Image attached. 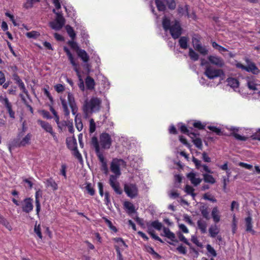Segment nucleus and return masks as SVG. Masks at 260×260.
Listing matches in <instances>:
<instances>
[{
  "label": "nucleus",
  "mask_w": 260,
  "mask_h": 260,
  "mask_svg": "<svg viewBox=\"0 0 260 260\" xmlns=\"http://www.w3.org/2000/svg\"><path fill=\"white\" fill-rule=\"evenodd\" d=\"M102 100L97 97H92L89 101L86 100L83 105V111L86 116L98 112L101 108Z\"/></svg>",
  "instance_id": "f257e3e1"
},
{
  "label": "nucleus",
  "mask_w": 260,
  "mask_h": 260,
  "mask_svg": "<svg viewBox=\"0 0 260 260\" xmlns=\"http://www.w3.org/2000/svg\"><path fill=\"white\" fill-rule=\"evenodd\" d=\"M63 50L64 51V52H66L69 60L70 61L71 64L73 67L74 70L75 71V72L76 73V75L79 78L80 83L78 84L79 88L81 90L84 91V84L83 80L81 78V74L80 72V66L79 63L76 62L73 54H72L70 50L67 47L64 46Z\"/></svg>",
  "instance_id": "f03ea898"
},
{
  "label": "nucleus",
  "mask_w": 260,
  "mask_h": 260,
  "mask_svg": "<svg viewBox=\"0 0 260 260\" xmlns=\"http://www.w3.org/2000/svg\"><path fill=\"white\" fill-rule=\"evenodd\" d=\"M162 25L165 31H170V33L174 39L176 40L179 38L178 20H175L174 24L171 25L170 19L165 16L162 18Z\"/></svg>",
  "instance_id": "7ed1b4c3"
},
{
  "label": "nucleus",
  "mask_w": 260,
  "mask_h": 260,
  "mask_svg": "<svg viewBox=\"0 0 260 260\" xmlns=\"http://www.w3.org/2000/svg\"><path fill=\"white\" fill-rule=\"evenodd\" d=\"M52 11L56 15V17L54 21L49 22V26L55 30H59L64 25L65 19L62 14L56 12L55 9H54Z\"/></svg>",
  "instance_id": "20e7f679"
},
{
  "label": "nucleus",
  "mask_w": 260,
  "mask_h": 260,
  "mask_svg": "<svg viewBox=\"0 0 260 260\" xmlns=\"http://www.w3.org/2000/svg\"><path fill=\"white\" fill-rule=\"evenodd\" d=\"M204 74L208 78L213 79L223 75L224 72L221 69H215L211 66H207L205 68Z\"/></svg>",
  "instance_id": "39448f33"
},
{
  "label": "nucleus",
  "mask_w": 260,
  "mask_h": 260,
  "mask_svg": "<svg viewBox=\"0 0 260 260\" xmlns=\"http://www.w3.org/2000/svg\"><path fill=\"white\" fill-rule=\"evenodd\" d=\"M100 143L104 149H109L112 144L111 136L107 133H103L100 136Z\"/></svg>",
  "instance_id": "423d86ee"
},
{
  "label": "nucleus",
  "mask_w": 260,
  "mask_h": 260,
  "mask_svg": "<svg viewBox=\"0 0 260 260\" xmlns=\"http://www.w3.org/2000/svg\"><path fill=\"white\" fill-rule=\"evenodd\" d=\"M124 190L127 196L132 199L136 198L138 194V189L135 184H125Z\"/></svg>",
  "instance_id": "0eeeda50"
},
{
  "label": "nucleus",
  "mask_w": 260,
  "mask_h": 260,
  "mask_svg": "<svg viewBox=\"0 0 260 260\" xmlns=\"http://www.w3.org/2000/svg\"><path fill=\"white\" fill-rule=\"evenodd\" d=\"M207 59L210 64L217 68H222L225 66V62L223 58L215 55H210L207 57Z\"/></svg>",
  "instance_id": "6e6552de"
},
{
  "label": "nucleus",
  "mask_w": 260,
  "mask_h": 260,
  "mask_svg": "<svg viewBox=\"0 0 260 260\" xmlns=\"http://www.w3.org/2000/svg\"><path fill=\"white\" fill-rule=\"evenodd\" d=\"M163 232L164 233V235L161 234V236H164L169 239L171 242L167 241L170 244L173 245L174 246H176V249L177 250H179V245H176V243H178V241L175 239V234L171 232L169 229L168 228L164 227Z\"/></svg>",
  "instance_id": "1a4fd4ad"
},
{
  "label": "nucleus",
  "mask_w": 260,
  "mask_h": 260,
  "mask_svg": "<svg viewBox=\"0 0 260 260\" xmlns=\"http://www.w3.org/2000/svg\"><path fill=\"white\" fill-rule=\"evenodd\" d=\"M192 43L194 49L201 55L205 56L208 54V50L206 47L203 46L199 39L196 38L193 39Z\"/></svg>",
  "instance_id": "9d476101"
},
{
  "label": "nucleus",
  "mask_w": 260,
  "mask_h": 260,
  "mask_svg": "<svg viewBox=\"0 0 260 260\" xmlns=\"http://www.w3.org/2000/svg\"><path fill=\"white\" fill-rule=\"evenodd\" d=\"M183 15L187 16V18L194 21L197 19V16L193 11L191 13H189V6L187 5H186L184 8L180 7V16Z\"/></svg>",
  "instance_id": "9b49d317"
},
{
  "label": "nucleus",
  "mask_w": 260,
  "mask_h": 260,
  "mask_svg": "<svg viewBox=\"0 0 260 260\" xmlns=\"http://www.w3.org/2000/svg\"><path fill=\"white\" fill-rule=\"evenodd\" d=\"M33 200L30 198H26L24 199L22 202H21L22 210V211L26 213H29L31 212L34 208L33 206Z\"/></svg>",
  "instance_id": "f8f14e48"
},
{
  "label": "nucleus",
  "mask_w": 260,
  "mask_h": 260,
  "mask_svg": "<svg viewBox=\"0 0 260 260\" xmlns=\"http://www.w3.org/2000/svg\"><path fill=\"white\" fill-rule=\"evenodd\" d=\"M189 137L195 146L198 149L202 150L203 148V144L202 141L200 138V134L198 132L196 131L193 132V133H191Z\"/></svg>",
  "instance_id": "ddd939ff"
},
{
  "label": "nucleus",
  "mask_w": 260,
  "mask_h": 260,
  "mask_svg": "<svg viewBox=\"0 0 260 260\" xmlns=\"http://www.w3.org/2000/svg\"><path fill=\"white\" fill-rule=\"evenodd\" d=\"M116 177L114 175H111L109 179V183L114 191L118 194H121L122 190L120 188V184L118 182L116 181Z\"/></svg>",
  "instance_id": "4468645a"
},
{
  "label": "nucleus",
  "mask_w": 260,
  "mask_h": 260,
  "mask_svg": "<svg viewBox=\"0 0 260 260\" xmlns=\"http://www.w3.org/2000/svg\"><path fill=\"white\" fill-rule=\"evenodd\" d=\"M68 101L73 114L75 115L78 111V107L75 100L74 96L73 94L70 92H68Z\"/></svg>",
  "instance_id": "2eb2a0df"
},
{
  "label": "nucleus",
  "mask_w": 260,
  "mask_h": 260,
  "mask_svg": "<svg viewBox=\"0 0 260 260\" xmlns=\"http://www.w3.org/2000/svg\"><path fill=\"white\" fill-rule=\"evenodd\" d=\"M246 62L248 64L246 66V71L248 72H251L252 74L257 75L260 73L259 70L256 66L254 63L250 61V60L246 58L245 59Z\"/></svg>",
  "instance_id": "dca6fc26"
},
{
  "label": "nucleus",
  "mask_w": 260,
  "mask_h": 260,
  "mask_svg": "<svg viewBox=\"0 0 260 260\" xmlns=\"http://www.w3.org/2000/svg\"><path fill=\"white\" fill-rule=\"evenodd\" d=\"M38 123L45 131L49 133L52 136H55V133L53 131L52 127L48 122L42 120H38Z\"/></svg>",
  "instance_id": "f3484780"
},
{
  "label": "nucleus",
  "mask_w": 260,
  "mask_h": 260,
  "mask_svg": "<svg viewBox=\"0 0 260 260\" xmlns=\"http://www.w3.org/2000/svg\"><path fill=\"white\" fill-rule=\"evenodd\" d=\"M77 54L78 57L81 58L83 62L86 63L88 62L89 60V56L84 50L80 49L77 52Z\"/></svg>",
  "instance_id": "a211bd4d"
},
{
  "label": "nucleus",
  "mask_w": 260,
  "mask_h": 260,
  "mask_svg": "<svg viewBox=\"0 0 260 260\" xmlns=\"http://www.w3.org/2000/svg\"><path fill=\"white\" fill-rule=\"evenodd\" d=\"M147 233L151 236V237L155 239V240L159 241L161 243H164L163 240L160 239L158 236L155 235L154 230L152 229V228L150 225V224L147 223Z\"/></svg>",
  "instance_id": "6ab92c4d"
},
{
  "label": "nucleus",
  "mask_w": 260,
  "mask_h": 260,
  "mask_svg": "<svg viewBox=\"0 0 260 260\" xmlns=\"http://www.w3.org/2000/svg\"><path fill=\"white\" fill-rule=\"evenodd\" d=\"M85 82L87 89L92 90L94 88L95 83L91 77L89 76H87L85 79Z\"/></svg>",
  "instance_id": "aec40b11"
},
{
  "label": "nucleus",
  "mask_w": 260,
  "mask_h": 260,
  "mask_svg": "<svg viewBox=\"0 0 260 260\" xmlns=\"http://www.w3.org/2000/svg\"><path fill=\"white\" fill-rule=\"evenodd\" d=\"M201 206L200 207V210L202 216L207 220H209L210 219V216L209 214V212L208 211V207L206 204L203 203H201Z\"/></svg>",
  "instance_id": "412c9836"
},
{
  "label": "nucleus",
  "mask_w": 260,
  "mask_h": 260,
  "mask_svg": "<svg viewBox=\"0 0 260 260\" xmlns=\"http://www.w3.org/2000/svg\"><path fill=\"white\" fill-rule=\"evenodd\" d=\"M187 176L194 186H197L201 182V179L196 178V174L193 172L189 173Z\"/></svg>",
  "instance_id": "4be33fe9"
},
{
  "label": "nucleus",
  "mask_w": 260,
  "mask_h": 260,
  "mask_svg": "<svg viewBox=\"0 0 260 260\" xmlns=\"http://www.w3.org/2000/svg\"><path fill=\"white\" fill-rule=\"evenodd\" d=\"M232 131L230 134V136H233L235 139L238 140L245 141L247 140V138L245 136H242L237 134L236 132L238 131V129L236 128H231Z\"/></svg>",
  "instance_id": "5701e85b"
},
{
  "label": "nucleus",
  "mask_w": 260,
  "mask_h": 260,
  "mask_svg": "<svg viewBox=\"0 0 260 260\" xmlns=\"http://www.w3.org/2000/svg\"><path fill=\"white\" fill-rule=\"evenodd\" d=\"M123 205L124 208L127 210V213L128 214L136 213L135 206L132 203L128 201H125Z\"/></svg>",
  "instance_id": "b1692460"
},
{
  "label": "nucleus",
  "mask_w": 260,
  "mask_h": 260,
  "mask_svg": "<svg viewBox=\"0 0 260 260\" xmlns=\"http://www.w3.org/2000/svg\"><path fill=\"white\" fill-rule=\"evenodd\" d=\"M245 225H246V231L248 232H251L252 233H254V231L252 230V218L251 216L249 215L248 217L245 218Z\"/></svg>",
  "instance_id": "393cba45"
},
{
  "label": "nucleus",
  "mask_w": 260,
  "mask_h": 260,
  "mask_svg": "<svg viewBox=\"0 0 260 260\" xmlns=\"http://www.w3.org/2000/svg\"><path fill=\"white\" fill-rule=\"evenodd\" d=\"M60 100L61 101L64 114L65 116H68L70 114V111L68 108L67 103L65 99L62 98L61 96L60 98Z\"/></svg>",
  "instance_id": "a878e982"
},
{
  "label": "nucleus",
  "mask_w": 260,
  "mask_h": 260,
  "mask_svg": "<svg viewBox=\"0 0 260 260\" xmlns=\"http://www.w3.org/2000/svg\"><path fill=\"white\" fill-rule=\"evenodd\" d=\"M180 131L184 134L190 136L191 133H193L196 132L192 127H187L185 125H182L180 127Z\"/></svg>",
  "instance_id": "bb28decb"
},
{
  "label": "nucleus",
  "mask_w": 260,
  "mask_h": 260,
  "mask_svg": "<svg viewBox=\"0 0 260 260\" xmlns=\"http://www.w3.org/2000/svg\"><path fill=\"white\" fill-rule=\"evenodd\" d=\"M189 38L187 37H180V47L186 49L188 47Z\"/></svg>",
  "instance_id": "cd10ccee"
},
{
  "label": "nucleus",
  "mask_w": 260,
  "mask_h": 260,
  "mask_svg": "<svg viewBox=\"0 0 260 260\" xmlns=\"http://www.w3.org/2000/svg\"><path fill=\"white\" fill-rule=\"evenodd\" d=\"M218 210L217 207H215L213 208L211 215L215 222L217 223L220 221V216L218 215Z\"/></svg>",
  "instance_id": "c85d7f7f"
},
{
  "label": "nucleus",
  "mask_w": 260,
  "mask_h": 260,
  "mask_svg": "<svg viewBox=\"0 0 260 260\" xmlns=\"http://www.w3.org/2000/svg\"><path fill=\"white\" fill-rule=\"evenodd\" d=\"M164 0H155V4L159 11H165L166 9Z\"/></svg>",
  "instance_id": "c756f323"
},
{
  "label": "nucleus",
  "mask_w": 260,
  "mask_h": 260,
  "mask_svg": "<svg viewBox=\"0 0 260 260\" xmlns=\"http://www.w3.org/2000/svg\"><path fill=\"white\" fill-rule=\"evenodd\" d=\"M46 186L47 187H50L54 190H56L57 189V184L55 182V181L51 178L47 179L46 182Z\"/></svg>",
  "instance_id": "7c9ffc66"
},
{
  "label": "nucleus",
  "mask_w": 260,
  "mask_h": 260,
  "mask_svg": "<svg viewBox=\"0 0 260 260\" xmlns=\"http://www.w3.org/2000/svg\"><path fill=\"white\" fill-rule=\"evenodd\" d=\"M188 55L190 59L193 61H197L199 58V54L196 53L192 48H189Z\"/></svg>",
  "instance_id": "2f4dec72"
},
{
  "label": "nucleus",
  "mask_w": 260,
  "mask_h": 260,
  "mask_svg": "<svg viewBox=\"0 0 260 260\" xmlns=\"http://www.w3.org/2000/svg\"><path fill=\"white\" fill-rule=\"evenodd\" d=\"M227 82L228 85L233 88L238 87L239 86V81L235 78H229L227 79Z\"/></svg>",
  "instance_id": "473e14b6"
},
{
  "label": "nucleus",
  "mask_w": 260,
  "mask_h": 260,
  "mask_svg": "<svg viewBox=\"0 0 260 260\" xmlns=\"http://www.w3.org/2000/svg\"><path fill=\"white\" fill-rule=\"evenodd\" d=\"M197 224L202 233L204 234L206 233L207 224L205 221L199 220L197 222Z\"/></svg>",
  "instance_id": "72a5a7b5"
},
{
  "label": "nucleus",
  "mask_w": 260,
  "mask_h": 260,
  "mask_svg": "<svg viewBox=\"0 0 260 260\" xmlns=\"http://www.w3.org/2000/svg\"><path fill=\"white\" fill-rule=\"evenodd\" d=\"M0 223L5 226L9 231L12 230V228L9 221L2 215L0 214Z\"/></svg>",
  "instance_id": "f704fd0d"
},
{
  "label": "nucleus",
  "mask_w": 260,
  "mask_h": 260,
  "mask_svg": "<svg viewBox=\"0 0 260 260\" xmlns=\"http://www.w3.org/2000/svg\"><path fill=\"white\" fill-rule=\"evenodd\" d=\"M209 232L210 236L212 238H215L216 236L218 234L219 230L216 225L214 226L211 225L209 229Z\"/></svg>",
  "instance_id": "c9c22d12"
},
{
  "label": "nucleus",
  "mask_w": 260,
  "mask_h": 260,
  "mask_svg": "<svg viewBox=\"0 0 260 260\" xmlns=\"http://www.w3.org/2000/svg\"><path fill=\"white\" fill-rule=\"evenodd\" d=\"M111 170L116 175L120 174L119 166L120 164H111Z\"/></svg>",
  "instance_id": "e433bc0d"
},
{
  "label": "nucleus",
  "mask_w": 260,
  "mask_h": 260,
  "mask_svg": "<svg viewBox=\"0 0 260 260\" xmlns=\"http://www.w3.org/2000/svg\"><path fill=\"white\" fill-rule=\"evenodd\" d=\"M211 44H212V47L214 49L217 50L220 52L228 51V50L227 49H226L225 48H224V47L221 46V45H219L218 44H217L215 41H212L211 42Z\"/></svg>",
  "instance_id": "4c0bfd02"
},
{
  "label": "nucleus",
  "mask_w": 260,
  "mask_h": 260,
  "mask_svg": "<svg viewBox=\"0 0 260 260\" xmlns=\"http://www.w3.org/2000/svg\"><path fill=\"white\" fill-rule=\"evenodd\" d=\"M67 32L69 36L72 38V40H74L76 37V33L73 28L69 25H67L66 26Z\"/></svg>",
  "instance_id": "58836bf2"
},
{
  "label": "nucleus",
  "mask_w": 260,
  "mask_h": 260,
  "mask_svg": "<svg viewBox=\"0 0 260 260\" xmlns=\"http://www.w3.org/2000/svg\"><path fill=\"white\" fill-rule=\"evenodd\" d=\"M204 180L205 182L209 183L211 184H214L215 182V179L214 177L209 174H204Z\"/></svg>",
  "instance_id": "ea45409f"
},
{
  "label": "nucleus",
  "mask_w": 260,
  "mask_h": 260,
  "mask_svg": "<svg viewBox=\"0 0 260 260\" xmlns=\"http://www.w3.org/2000/svg\"><path fill=\"white\" fill-rule=\"evenodd\" d=\"M0 102L6 108V109L12 105L11 103L9 101V99L7 97H0Z\"/></svg>",
  "instance_id": "a19ab883"
},
{
  "label": "nucleus",
  "mask_w": 260,
  "mask_h": 260,
  "mask_svg": "<svg viewBox=\"0 0 260 260\" xmlns=\"http://www.w3.org/2000/svg\"><path fill=\"white\" fill-rule=\"evenodd\" d=\"M105 223L108 225V227L110 229V230H112L114 233H116L118 231L117 229L116 226H114L112 223V222L109 220L106 217H103L102 218Z\"/></svg>",
  "instance_id": "79ce46f5"
},
{
  "label": "nucleus",
  "mask_w": 260,
  "mask_h": 260,
  "mask_svg": "<svg viewBox=\"0 0 260 260\" xmlns=\"http://www.w3.org/2000/svg\"><path fill=\"white\" fill-rule=\"evenodd\" d=\"M31 135L30 134H27L24 138L20 141V146H25L26 144L29 143Z\"/></svg>",
  "instance_id": "37998d69"
},
{
  "label": "nucleus",
  "mask_w": 260,
  "mask_h": 260,
  "mask_svg": "<svg viewBox=\"0 0 260 260\" xmlns=\"http://www.w3.org/2000/svg\"><path fill=\"white\" fill-rule=\"evenodd\" d=\"M91 144L94 147L95 151H98L99 149H100L99 143L96 137L94 136L91 138Z\"/></svg>",
  "instance_id": "c03bdc74"
},
{
  "label": "nucleus",
  "mask_w": 260,
  "mask_h": 260,
  "mask_svg": "<svg viewBox=\"0 0 260 260\" xmlns=\"http://www.w3.org/2000/svg\"><path fill=\"white\" fill-rule=\"evenodd\" d=\"M193 126L200 130L204 129L206 126V124L202 123L200 121H194L192 123Z\"/></svg>",
  "instance_id": "a18cd8bd"
},
{
  "label": "nucleus",
  "mask_w": 260,
  "mask_h": 260,
  "mask_svg": "<svg viewBox=\"0 0 260 260\" xmlns=\"http://www.w3.org/2000/svg\"><path fill=\"white\" fill-rule=\"evenodd\" d=\"M26 36L28 38L37 39L40 36V34L37 31H31L27 32Z\"/></svg>",
  "instance_id": "49530a36"
},
{
  "label": "nucleus",
  "mask_w": 260,
  "mask_h": 260,
  "mask_svg": "<svg viewBox=\"0 0 260 260\" xmlns=\"http://www.w3.org/2000/svg\"><path fill=\"white\" fill-rule=\"evenodd\" d=\"M206 248L208 252L210 253L209 256H212L213 257H216L217 256L216 251L210 244L207 245Z\"/></svg>",
  "instance_id": "de8ad7c7"
},
{
  "label": "nucleus",
  "mask_w": 260,
  "mask_h": 260,
  "mask_svg": "<svg viewBox=\"0 0 260 260\" xmlns=\"http://www.w3.org/2000/svg\"><path fill=\"white\" fill-rule=\"evenodd\" d=\"M150 225L152 228H154L157 230L160 231L162 226V224L159 222L158 220H155L151 222V224Z\"/></svg>",
  "instance_id": "09e8293b"
},
{
  "label": "nucleus",
  "mask_w": 260,
  "mask_h": 260,
  "mask_svg": "<svg viewBox=\"0 0 260 260\" xmlns=\"http://www.w3.org/2000/svg\"><path fill=\"white\" fill-rule=\"evenodd\" d=\"M86 186H85V189L87 191L88 193L90 196H94L95 194V190L92 187L91 184L90 183H86Z\"/></svg>",
  "instance_id": "8fccbe9b"
},
{
  "label": "nucleus",
  "mask_w": 260,
  "mask_h": 260,
  "mask_svg": "<svg viewBox=\"0 0 260 260\" xmlns=\"http://www.w3.org/2000/svg\"><path fill=\"white\" fill-rule=\"evenodd\" d=\"M207 128L212 131L213 132H214L216 134V135L218 136H221L223 135L222 132H221V129L215 126H208Z\"/></svg>",
  "instance_id": "3c124183"
},
{
  "label": "nucleus",
  "mask_w": 260,
  "mask_h": 260,
  "mask_svg": "<svg viewBox=\"0 0 260 260\" xmlns=\"http://www.w3.org/2000/svg\"><path fill=\"white\" fill-rule=\"evenodd\" d=\"M194 190L193 188L189 185H186L185 186V192L188 194H191L193 197H194L196 196V194L193 192Z\"/></svg>",
  "instance_id": "603ef678"
},
{
  "label": "nucleus",
  "mask_w": 260,
  "mask_h": 260,
  "mask_svg": "<svg viewBox=\"0 0 260 260\" xmlns=\"http://www.w3.org/2000/svg\"><path fill=\"white\" fill-rule=\"evenodd\" d=\"M96 128L95 123L93 119L91 118L89 120V133L92 134L95 132Z\"/></svg>",
  "instance_id": "864d4df0"
},
{
  "label": "nucleus",
  "mask_w": 260,
  "mask_h": 260,
  "mask_svg": "<svg viewBox=\"0 0 260 260\" xmlns=\"http://www.w3.org/2000/svg\"><path fill=\"white\" fill-rule=\"evenodd\" d=\"M68 44L70 45L71 48L75 50L76 51V52H77L78 50L80 49V48H79L77 43L76 42H74L73 41H69Z\"/></svg>",
  "instance_id": "5fc2aeb1"
},
{
  "label": "nucleus",
  "mask_w": 260,
  "mask_h": 260,
  "mask_svg": "<svg viewBox=\"0 0 260 260\" xmlns=\"http://www.w3.org/2000/svg\"><path fill=\"white\" fill-rule=\"evenodd\" d=\"M43 90L44 91V94L48 98V99L49 100L50 102V103L51 105H53V103H54V100H53V97L52 96V95H51L50 92L48 91V89L47 88H44L43 89Z\"/></svg>",
  "instance_id": "6e6d98bb"
},
{
  "label": "nucleus",
  "mask_w": 260,
  "mask_h": 260,
  "mask_svg": "<svg viewBox=\"0 0 260 260\" xmlns=\"http://www.w3.org/2000/svg\"><path fill=\"white\" fill-rule=\"evenodd\" d=\"M34 232L37 235L39 238L41 239H42V234L41 232V229L40 225L39 224L38 226L36 224L34 228Z\"/></svg>",
  "instance_id": "4d7b16f0"
},
{
  "label": "nucleus",
  "mask_w": 260,
  "mask_h": 260,
  "mask_svg": "<svg viewBox=\"0 0 260 260\" xmlns=\"http://www.w3.org/2000/svg\"><path fill=\"white\" fill-rule=\"evenodd\" d=\"M75 125L78 131H81L83 128V124L81 121V119L80 118L77 119L76 117L75 119Z\"/></svg>",
  "instance_id": "13d9d810"
},
{
  "label": "nucleus",
  "mask_w": 260,
  "mask_h": 260,
  "mask_svg": "<svg viewBox=\"0 0 260 260\" xmlns=\"http://www.w3.org/2000/svg\"><path fill=\"white\" fill-rule=\"evenodd\" d=\"M164 1L170 9L174 10L175 8L176 3L174 0H164Z\"/></svg>",
  "instance_id": "bf43d9fd"
},
{
  "label": "nucleus",
  "mask_w": 260,
  "mask_h": 260,
  "mask_svg": "<svg viewBox=\"0 0 260 260\" xmlns=\"http://www.w3.org/2000/svg\"><path fill=\"white\" fill-rule=\"evenodd\" d=\"M38 2L39 0H27V2L24 4V7L26 9L30 8L32 7L35 3Z\"/></svg>",
  "instance_id": "052dcab7"
},
{
  "label": "nucleus",
  "mask_w": 260,
  "mask_h": 260,
  "mask_svg": "<svg viewBox=\"0 0 260 260\" xmlns=\"http://www.w3.org/2000/svg\"><path fill=\"white\" fill-rule=\"evenodd\" d=\"M203 198L206 200L210 201L213 203H216L217 202V200L214 198L213 196H211L208 193H206L203 195Z\"/></svg>",
  "instance_id": "680f3d73"
},
{
  "label": "nucleus",
  "mask_w": 260,
  "mask_h": 260,
  "mask_svg": "<svg viewBox=\"0 0 260 260\" xmlns=\"http://www.w3.org/2000/svg\"><path fill=\"white\" fill-rule=\"evenodd\" d=\"M247 86L248 88L250 90H257V89L256 88L257 84L254 83L253 81H248L247 82Z\"/></svg>",
  "instance_id": "e2e57ef3"
},
{
  "label": "nucleus",
  "mask_w": 260,
  "mask_h": 260,
  "mask_svg": "<svg viewBox=\"0 0 260 260\" xmlns=\"http://www.w3.org/2000/svg\"><path fill=\"white\" fill-rule=\"evenodd\" d=\"M54 89L57 92L61 93L64 90L65 87L61 84H57L54 86Z\"/></svg>",
  "instance_id": "0e129e2a"
},
{
  "label": "nucleus",
  "mask_w": 260,
  "mask_h": 260,
  "mask_svg": "<svg viewBox=\"0 0 260 260\" xmlns=\"http://www.w3.org/2000/svg\"><path fill=\"white\" fill-rule=\"evenodd\" d=\"M19 87L20 88V90L22 91V92L25 94L27 96L28 95V91L25 88V85L23 81H22L20 82L19 84H18Z\"/></svg>",
  "instance_id": "69168bd1"
},
{
  "label": "nucleus",
  "mask_w": 260,
  "mask_h": 260,
  "mask_svg": "<svg viewBox=\"0 0 260 260\" xmlns=\"http://www.w3.org/2000/svg\"><path fill=\"white\" fill-rule=\"evenodd\" d=\"M32 179V178H23V181L28 184V187L29 189H31L33 186V183L31 181V180Z\"/></svg>",
  "instance_id": "338daca9"
},
{
  "label": "nucleus",
  "mask_w": 260,
  "mask_h": 260,
  "mask_svg": "<svg viewBox=\"0 0 260 260\" xmlns=\"http://www.w3.org/2000/svg\"><path fill=\"white\" fill-rule=\"evenodd\" d=\"M168 131L169 134H170L176 135L178 133V131L176 128L173 124H172L170 126Z\"/></svg>",
  "instance_id": "774afa93"
}]
</instances>
